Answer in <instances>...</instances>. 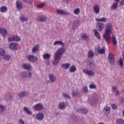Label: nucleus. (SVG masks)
Returning <instances> with one entry per match:
<instances>
[{"label":"nucleus","mask_w":124,"mask_h":124,"mask_svg":"<svg viewBox=\"0 0 124 124\" xmlns=\"http://www.w3.org/2000/svg\"><path fill=\"white\" fill-rule=\"evenodd\" d=\"M53 45L54 46L58 45L62 46L59 48V49L56 51L54 54V61H53V63L54 65H57L58 62H60L61 59H62V54L65 52V48L63 47L65 45L62 41H56L54 42Z\"/></svg>","instance_id":"f257e3e1"},{"label":"nucleus","mask_w":124,"mask_h":124,"mask_svg":"<svg viewBox=\"0 0 124 124\" xmlns=\"http://www.w3.org/2000/svg\"><path fill=\"white\" fill-rule=\"evenodd\" d=\"M22 78H31L32 76V74L30 71L21 72L20 74Z\"/></svg>","instance_id":"f03ea898"},{"label":"nucleus","mask_w":124,"mask_h":124,"mask_svg":"<svg viewBox=\"0 0 124 124\" xmlns=\"http://www.w3.org/2000/svg\"><path fill=\"white\" fill-rule=\"evenodd\" d=\"M98 101V99L96 96H93L91 97L88 98V103H90L91 105H94L96 104Z\"/></svg>","instance_id":"7ed1b4c3"},{"label":"nucleus","mask_w":124,"mask_h":124,"mask_svg":"<svg viewBox=\"0 0 124 124\" xmlns=\"http://www.w3.org/2000/svg\"><path fill=\"white\" fill-rule=\"evenodd\" d=\"M108 59L110 64L111 65H114V64L115 63V55L110 53L108 55Z\"/></svg>","instance_id":"20e7f679"},{"label":"nucleus","mask_w":124,"mask_h":124,"mask_svg":"<svg viewBox=\"0 0 124 124\" xmlns=\"http://www.w3.org/2000/svg\"><path fill=\"white\" fill-rule=\"evenodd\" d=\"M111 33H109L107 32H105V34L103 35L104 39L108 43H110L111 41V36H110V34H111Z\"/></svg>","instance_id":"39448f33"},{"label":"nucleus","mask_w":124,"mask_h":124,"mask_svg":"<svg viewBox=\"0 0 124 124\" xmlns=\"http://www.w3.org/2000/svg\"><path fill=\"white\" fill-rule=\"evenodd\" d=\"M29 95V92L27 91H23L19 92L18 94V96L19 98H23L24 97H27Z\"/></svg>","instance_id":"423d86ee"},{"label":"nucleus","mask_w":124,"mask_h":124,"mask_svg":"<svg viewBox=\"0 0 124 124\" xmlns=\"http://www.w3.org/2000/svg\"><path fill=\"white\" fill-rule=\"evenodd\" d=\"M27 59L28 61H29V62H37V57L33 55H28Z\"/></svg>","instance_id":"0eeeda50"},{"label":"nucleus","mask_w":124,"mask_h":124,"mask_svg":"<svg viewBox=\"0 0 124 124\" xmlns=\"http://www.w3.org/2000/svg\"><path fill=\"white\" fill-rule=\"evenodd\" d=\"M113 26H112V24L108 23L107 24L105 27V32L107 33H112V30Z\"/></svg>","instance_id":"6e6552de"},{"label":"nucleus","mask_w":124,"mask_h":124,"mask_svg":"<svg viewBox=\"0 0 124 124\" xmlns=\"http://www.w3.org/2000/svg\"><path fill=\"white\" fill-rule=\"evenodd\" d=\"M96 27L99 31H103V29H104V23L101 22H98L97 23Z\"/></svg>","instance_id":"1a4fd4ad"},{"label":"nucleus","mask_w":124,"mask_h":124,"mask_svg":"<svg viewBox=\"0 0 124 124\" xmlns=\"http://www.w3.org/2000/svg\"><path fill=\"white\" fill-rule=\"evenodd\" d=\"M83 72L85 74H87L88 76H91L93 77V76H94V72L92 70H88V69L83 70Z\"/></svg>","instance_id":"9d476101"},{"label":"nucleus","mask_w":124,"mask_h":124,"mask_svg":"<svg viewBox=\"0 0 124 124\" xmlns=\"http://www.w3.org/2000/svg\"><path fill=\"white\" fill-rule=\"evenodd\" d=\"M56 12L58 14H61L62 15L68 16V15H69V14H70V13H69V12H68L66 11H64L63 10H61V9H57L56 10Z\"/></svg>","instance_id":"9b49d317"},{"label":"nucleus","mask_w":124,"mask_h":124,"mask_svg":"<svg viewBox=\"0 0 124 124\" xmlns=\"http://www.w3.org/2000/svg\"><path fill=\"white\" fill-rule=\"evenodd\" d=\"M17 46L18 44L15 43H12L9 45V48L12 51H16Z\"/></svg>","instance_id":"f8f14e48"},{"label":"nucleus","mask_w":124,"mask_h":124,"mask_svg":"<svg viewBox=\"0 0 124 124\" xmlns=\"http://www.w3.org/2000/svg\"><path fill=\"white\" fill-rule=\"evenodd\" d=\"M23 68L26 70H31L32 69V67L30 63H24L22 65Z\"/></svg>","instance_id":"ddd939ff"},{"label":"nucleus","mask_w":124,"mask_h":124,"mask_svg":"<svg viewBox=\"0 0 124 124\" xmlns=\"http://www.w3.org/2000/svg\"><path fill=\"white\" fill-rule=\"evenodd\" d=\"M12 98H13V95L9 93H6L4 95V99L6 100V101L11 100Z\"/></svg>","instance_id":"4468645a"},{"label":"nucleus","mask_w":124,"mask_h":124,"mask_svg":"<svg viewBox=\"0 0 124 124\" xmlns=\"http://www.w3.org/2000/svg\"><path fill=\"white\" fill-rule=\"evenodd\" d=\"M48 77L51 83H55V82H57V78L53 74H49Z\"/></svg>","instance_id":"2eb2a0df"},{"label":"nucleus","mask_w":124,"mask_h":124,"mask_svg":"<svg viewBox=\"0 0 124 124\" xmlns=\"http://www.w3.org/2000/svg\"><path fill=\"white\" fill-rule=\"evenodd\" d=\"M33 108L35 109V110L39 111V110H42L43 109V105L41 104H37L33 106Z\"/></svg>","instance_id":"dca6fc26"},{"label":"nucleus","mask_w":124,"mask_h":124,"mask_svg":"<svg viewBox=\"0 0 124 124\" xmlns=\"http://www.w3.org/2000/svg\"><path fill=\"white\" fill-rule=\"evenodd\" d=\"M79 25H80V23H79L78 21L77 20L75 21L72 25V30H73L74 31H75V30H76V29H77V28H78V27Z\"/></svg>","instance_id":"f3484780"},{"label":"nucleus","mask_w":124,"mask_h":124,"mask_svg":"<svg viewBox=\"0 0 124 124\" xmlns=\"http://www.w3.org/2000/svg\"><path fill=\"white\" fill-rule=\"evenodd\" d=\"M110 110H111V108H110V107H105L103 109L104 115H105V116H108L110 113Z\"/></svg>","instance_id":"a211bd4d"},{"label":"nucleus","mask_w":124,"mask_h":124,"mask_svg":"<svg viewBox=\"0 0 124 124\" xmlns=\"http://www.w3.org/2000/svg\"><path fill=\"white\" fill-rule=\"evenodd\" d=\"M93 10L96 14H98L99 13V11L100 10V8L99 7V5L98 4H95L93 7Z\"/></svg>","instance_id":"6ab92c4d"},{"label":"nucleus","mask_w":124,"mask_h":124,"mask_svg":"<svg viewBox=\"0 0 124 124\" xmlns=\"http://www.w3.org/2000/svg\"><path fill=\"white\" fill-rule=\"evenodd\" d=\"M16 8L18 10H21V9H23V4L22 3V1L20 0H17L16 2Z\"/></svg>","instance_id":"aec40b11"},{"label":"nucleus","mask_w":124,"mask_h":124,"mask_svg":"<svg viewBox=\"0 0 124 124\" xmlns=\"http://www.w3.org/2000/svg\"><path fill=\"white\" fill-rule=\"evenodd\" d=\"M0 33L4 37V36L7 35V31H6L5 28H1L0 29Z\"/></svg>","instance_id":"412c9836"},{"label":"nucleus","mask_w":124,"mask_h":124,"mask_svg":"<svg viewBox=\"0 0 124 124\" xmlns=\"http://www.w3.org/2000/svg\"><path fill=\"white\" fill-rule=\"evenodd\" d=\"M87 62L89 65V67H90L91 69H95V67L96 65H95V63H94V62H92L90 61H88Z\"/></svg>","instance_id":"4be33fe9"},{"label":"nucleus","mask_w":124,"mask_h":124,"mask_svg":"<svg viewBox=\"0 0 124 124\" xmlns=\"http://www.w3.org/2000/svg\"><path fill=\"white\" fill-rule=\"evenodd\" d=\"M23 111H24L27 115H32V112H31L30 108L27 107H24L23 108Z\"/></svg>","instance_id":"5701e85b"},{"label":"nucleus","mask_w":124,"mask_h":124,"mask_svg":"<svg viewBox=\"0 0 124 124\" xmlns=\"http://www.w3.org/2000/svg\"><path fill=\"white\" fill-rule=\"evenodd\" d=\"M44 118V114L43 113H39L37 114V119L39 121H42Z\"/></svg>","instance_id":"b1692460"},{"label":"nucleus","mask_w":124,"mask_h":124,"mask_svg":"<svg viewBox=\"0 0 124 124\" xmlns=\"http://www.w3.org/2000/svg\"><path fill=\"white\" fill-rule=\"evenodd\" d=\"M97 49L99 54H105V47L104 46H103L102 48H100L99 46H98Z\"/></svg>","instance_id":"393cba45"},{"label":"nucleus","mask_w":124,"mask_h":124,"mask_svg":"<svg viewBox=\"0 0 124 124\" xmlns=\"http://www.w3.org/2000/svg\"><path fill=\"white\" fill-rule=\"evenodd\" d=\"M37 21L38 22H46L47 21V17L46 16H40L38 18Z\"/></svg>","instance_id":"a878e982"},{"label":"nucleus","mask_w":124,"mask_h":124,"mask_svg":"<svg viewBox=\"0 0 124 124\" xmlns=\"http://www.w3.org/2000/svg\"><path fill=\"white\" fill-rule=\"evenodd\" d=\"M6 111V107L3 105L0 104V113H4Z\"/></svg>","instance_id":"bb28decb"},{"label":"nucleus","mask_w":124,"mask_h":124,"mask_svg":"<svg viewBox=\"0 0 124 124\" xmlns=\"http://www.w3.org/2000/svg\"><path fill=\"white\" fill-rule=\"evenodd\" d=\"M93 31L95 36L97 38L98 40H100V34H99V32H98V31H97L96 29H94Z\"/></svg>","instance_id":"cd10ccee"},{"label":"nucleus","mask_w":124,"mask_h":124,"mask_svg":"<svg viewBox=\"0 0 124 124\" xmlns=\"http://www.w3.org/2000/svg\"><path fill=\"white\" fill-rule=\"evenodd\" d=\"M81 39L83 40H85L86 41H88V40H90V38H89V37L86 35V33H83L81 34Z\"/></svg>","instance_id":"c85d7f7f"},{"label":"nucleus","mask_w":124,"mask_h":124,"mask_svg":"<svg viewBox=\"0 0 124 124\" xmlns=\"http://www.w3.org/2000/svg\"><path fill=\"white\" fill-rule=\"evenodd\" d=\"M76 70H77L76 66H75L74 65H72L70 67L69 71H70V72H71V73H73L75 72V71H76Z\"/></svg>","instance_id":"c756f323"},{"label":"nucleus","mask_w":124,"mask_h":124,"mask_svg":"<svg viewBox=\"0 0 124 124\" xmlns=\"http://www.w3.org/2000/svg\"><path fill=\"white\" fill-rule=\"evenodd\" d=\"M3 56V59L5 60V61H8L11 60V56H10L9 54H5Z\"/></svg>","instance_id":"7c9ffc66"},{"label":"nucleus","mask_w":124,"mask_h":124,"mask_svg":"<svg viewBox=\"0 0 124 124\" xmlns=\"http://www.w3.org/2000/svg\"><path fill=\"white\" fill-rule=\"evenodd\" d=\"M69 66H70V63H65L62 64L61 65V67L63 68V69H68L69 68Z\"/></svg>","instance_id":"2f4dec72"},{"label":"nucleus","mask_w":124,"mask_h":124,"mask_svg":"<svg viewBox=\"0 0 124 124\" xmlns=\"http://www.w3.org/2000/svg\"><path fill=\"white\" fill-rule=\"evenodd\" d=\"M117 8H118V3L117 2L114 3L110 7L111 10H115V9H117Z\"/></svg>","instance_id":"473e14b6"},{"label":"nucleus","mask_w":124,"mask_h":124,"mask_svg":"<svg viewBox=\"0 0 124 124\" xmlns=\"http://www.w3.org/2000/svg\"><path fill=\"white\" fill-rule=\"evenodd\" d=\"M43 59L44 60H49L51 58V54L48 53H45L43 55Z\"/></svg>","instance_id":"72a5a7b5"},{"label":"nucleus","mask_w":124,"mask_h":124,"mask_svg":"<svg viewBox=\"0 0 124 124\" xmlns=\"http://www.w3.org/2000/svg\"><path fill=\"white\" fill-rule=\"evenodd\" d=\"M20 20L21 22H28V17H25L24 15H21L20 17Z\"/></svg>","instance_id":"f704fd0d"},{"label":"nucleus","mask_w":124,"mask_h":124,"mask_svg":"<svg viewBox=\"0 0 124 124\" xmlns=\"http://www.w3.org/2000/svg\"><path fill=\"white\" fill-rule=\"evenodd\" d=\"M39 50V47L38 46V45L35 46L32 49V53H36L37 51Z\"/></svg>","instance_id":"c9c22d12"},{"label":"nucleus","mask_w":124,"mask_h":124,"mask_svg":"<svg viewBox=\"0 0 124 124\" xmlns=\"http://www.w3.org/2000/svg\"><path fill=\"white\" fill-rule=\"evenodd\" d=\"M96 21H98V22H104L105 23L107 22V18L105 17H102L101 18H96Z\"/></svg>","instance_id":"e433bc0d"},{"label":"nucleus","mask_w":124,"mask_h":124,"mask_svg":"<svg viewBox=\"0 0 124 124\" xmlns=\"http://www.w3.org/2000/svg\"><path fill=\"white\" fill-rule=\"evenodd\" d=\"M111 40L113 45L116 46V45H117V40H116V37L114 35H112Z\"/></svg>","instance_id":"4c0bfd02"},{"label":"nucleus","mask_w":124,"mask_h":124,"mask_svg":"<svg viewBox=\"0 0 124 124\" xmlns=\"http://www.w3.org/2000/svg\"><path fill=\"white\" fill-rule=\"evenodd\" d=\"M94 55H93V50H89L88 51V59H90L91 58H93V57Z\"/></svg>","instance_id":"58836bf2"},{"label":"nucleus","mask_w":124,"mask_h":124,"mask_svg":"<svg viewBox=\"0 0 124 124\" xmlns=\"http://www.w3.org/2000/svg\"><path fill=\"white\" fill-rule=\"evenodd\" d=\"M116 124H124V120L122 118H119L116 120Z\"/></svg>","instance_id":"ea45409f"},{"label":"nucleus","mask_w":124,"mask_h":124,"mask_svg":"<svg viewBox=\"0 0 124 124\" xmlns=\"http://www.w3.org/2000/svg\"><path fill=\"white\" fill-rule=\"evenodd\" d=\"M0 12H6V11H7V7L5 6L1 7L0 8Z\"/></svg>","instance_id":"a19ab883"},{"label":"nucleus","mask_w":124,"mask_h":124,"mask_svg":"<svg viewBox=\"0 0 124 124\" xmlns=\"http://www.w3.org/2000/svg\"><path fill=\"white\" fill-rule=\"evenodd\" d=\"M72 95L73 97L77 96V97H79V96H80V94H79V93H78V91H76L75 92H72Z\"/></svg>","instance_id":"79ce46f5"},{"label":"nucleus","mask_w":124,"mask_h":124,"mask_svg":"<svg viewBox=\"0 0 124 124\" xmlns=\"http://www.w3.org/2000/svg\"><path fill=\"white\" fill-rule=\"evenodd\" d=\"M13 40L14 41H20L21 40V39L20 38V37L17 36V35H15L13 37Z\"/></svg>","instance_id":"37998d69"},{"label":"nucleus","mask_w":124,"mask_h":124,"mask_svg":"<svg viewBox=\"0 0 124 124\" xmlns=\"http://www.w3.org/2000/svg\"><path fill=\"white\" fill-rule=\"evenodd\" d=\"M59 108L62 109H64V108H65V104L64 103V102H62L60 103L59 104Z\"/></svg>","instance_id":"c03bdc74"},{"label":"nucleus","mask_w":124,"mask_h":124,"mask_svg":"<svg viewBox=\"0 0 124 124\" xmlns=\"http://www.w3.org/2000/svg\"><path fill=\"white\" fill-rule=\"evenodd\" d=\"M74 13L75 15H78L80 13V8H77L75 9L74 11Z\"/></svg>","instance_id":"a18cd8bd"},{"label":"nucleus","mask_w":124,"mask_h":124,"mask_svg":"<svg viewBox=\"0 0 124 124\" xmlns=\"http://www.w3.org/2000/svg\"><path fill=\"white\" fill-rule=\"evenodd\" d=\"M5 50L3 48H0V56H4Z\"/></svg>","instance_id":"49530a36"},{"label":"nucleus","mask_w":124,"mask_h":124,"mask_svg":"<svg viewBox=\"0 0 124 124\" xmlns=\"http://www.w3.org/2000/svg\"><path fill=\"white\" fill-rule=\"evenodd\" d=\"M79 113H81V114H87V113H88V110L86 109H81L79 110Z\"/></svg>","instance_id":"de8ad7c7"},{"label":"nucleus","mask_w":124,"mask_h":124,"mask_svg":"<svg viewBox=\"0 0 124 124\" xmlns=\"http://www.w3.org/2000/svg\"><path fill=\"white\" fill-rule=\"evenodd\" d=\"M112 93H116L117 91H118V87L117 86H113L111 88Z\"/></svg>","instance_id":"09e8293b"},{"label":"nucleus","mask_w":124,"mask_h":124,"mask_svg":"<svg viewBox=\"0 0 124 124\" xmlns=\"http://www.w3.org/2000/svg\"><path fill=\"white\" fill-rule=\"evenodd\" d=\"M62 95L65 97V98H68V99H70V96L69 95L65 93H62Z\"/></svg>","instance_id":"8fccbe9b"},{"label":"nucleus","mask_w":124,"mask_h":124,"mask_svg":"<svg viewBox=\"0 0 124 124\" xmlns=\"http://www.w3.org/2000/svg\"><path fill=\"white\" fill-rule=\"evenodd\" d=\"M119 63L120 65L121 66L122 68L124 69V61H123V59L122 58H120L119 60Z\"/></svg>","instance_id":"3c124183"},{"label":"nucleus","mask_w":124,"mask_h":124,"mask_svg":"<svg viewBox=\"0 0 124 124\" xmlns=\"http://www.w3.org/2000/svg\"><path fill=\"white\" fill-rule=\"evenodd\" d=\"M90 89H96V85L92 84L89 86Z\"/></svg>","instance_id":"603ef678"},{"label":"nucleus","mask_w":124,"mask_h":124,"mask_svg":"<svg viewBox=\"0 0 124 124\" xmlns=\"http://www.w3.org/2000/svg\"><path fill=\"white\" fill-rule=\"evenodd\" d=\"M83 91L84 93H87L88 92H89V90H88V87L87 86H85L83 87Z\"/></svg>","instance_id":"864d4df0"},{"label":"nucleus","mask_w":124,"mask_h":124,"mask_svg":"<svg viewBox=\"0 0 124 124\" xmlns=\"http://www.w3.org/2000/svg\"><path fill=\"white\" fill-rule=\"evenodd\" d=\"M18 123L19 124H25V121H24L22 119H20L19 120Z\"/></svg>","instance_id":"5fc2aeb1"},{"label":"nucleus","mask_w":124,"mask_h":124,"mask_svg":"<svg viewBox=\"0 0 124 124\" xmlns=\"http://www.w3.org/2000/svg\"><path fill=\"white\" fill-rule=\"evenodd\" d=\"M27 3H31L33 0H23Z\"/></svg>","instance_id":"6e6d98bb"},{"label":"nucleus","mask_w":124,"mask_h":124,"mask_svg":"<svg viewBox=\"0 0 124 124\" xmlns=\"http://www.w3.org/2000/svg\"><path fill=\"white\" fill-rule=\"evenodd\" d=\"M111 107L112 109H114V110H116V109H117V106H116V105L112 104L111 105Z\"/></svg>","instance_id":"4d7b16f0"},{"label":"nucleus","mask_w":124,"mask_h":124,"mask_svg":"<svg viewBox=\"0 0 124 124\" xmlns=\"http://www.w3.org/2000/svg\"><path fill=\"white\" fill-rule=\"evenodd\" d=\"M44 6V3H42L37 6L38 8H42Z\"/></svg>","instance_id":"13d9d810"},{"label":"nucleus","mask_w":124,"mask_h":124,"mask_svg":"<svg viewBox=\"0 0 124 124\" xmlns=\"http://www.w3.org/2000/svg\"><path fill=\"white\" fill-rule=\"evenodd\" d=\"M8 41L9 42H12V41H14V40H13V37L9 38L8 39Z\"/></svg>","instance_id":"bf43d9fd"},{"label":"nucleus","mask_w":124,"mask_h":124,"mask_svg":"<svg viewBox=\"0 0 124 124\" xmlns=\"http://www.w3.org/2000/svg\"><path fill=\"white\" fill-rule=\"evenodd\" d=\"M62 1L63 2H66L67 4H68V3H69V0H62Z\"/></svg>","instance_id":"052dcab7"},{"label":"nucleus","mask_w":124,"mask_h":124,"mask_svg":"<svg viewBox=\"0 0 124 124\" xmlns=\"http://www.w3.org/2000/svg\"><path fill=\"white\" fill-rule=\"evenodd\" d=\"M46 64L47 65H50V61H49L48 60H47L46 62Z\"/></svg>","instance_id":"680f3d73"},{"label":"nucleus","mask_w":124,"mask_h":124,"mask_svg":"<svg viewBox=\"0 0 124 124\" xmlns=\"http://www.w3.org/2000/svg\"><path fill=\"white\" fill-rule=\"evenodd\" d=\"M120 4L121 5H124V0H121L120 2Z\"/></svg>","instance_id":"e2e57ef3"},{"label":"nucleus","mask_w":124,"mask_h":124,"mask_svg":"<svg viewBox=\"0 0 124 124\" xmlns=\"http://www.w3.org/2000/svg\"><path fill=\"white\" fill-rule=\"evenodd\" d=\"M116 95L118 96L120 94V92H119V90H117L116 92L115 93Z\"/></svg>","instance_id":"0e129e2a"},{"label":"nucleus","mask_w":124,"mask_h":124,"mask_svg":"<svg viewBox=\"0 0 124 124\" xmlns=\"http://www.w3.org/2000/svg\"><path fill=\"white\" fill-rule=\"evenodd\" d=\"M120 101L121 102H122V103H124V98H122L121 99H120Z\"/></svg>","instance_id":"69168bd1"},{"label":"nucleus","mask_w":124,"mask_h":124,"mask_svg":"<svg viewBox=\"0 0 124 124\" xmlns=\"http://www.w3.org/2000/svg\"><path fill=\"white\" fill-rule=\"evenodd\" d=\"M75 118H76V119H75V120L74 121V122H76V121H77V117H75Z\"/></svg>","instance_id":"338daca9"},{"label":"nucleus","mask_w":124,"mask_h":124,"mask_svg":"<svg viewBox=\"0 0 124 124\" xmlns=\"http://www.w3.org/2000/svg\"><path fill=\"white\" fill-rule=\"evenodd\" d=\"M56 114L57 115H59V114H60V113H59V112H56Z\"/></svg>","instance_id":"774afa93"}]
</instances>
